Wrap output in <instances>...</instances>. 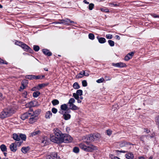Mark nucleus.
I'll return each mask as SVG.
<instances>
[{
	"label": "nucleus",
	"instance_id": "nucleus-18",
	"mask_svg": "<svg viewBox=\"0 0 159 159\" xmlns=\"http://www.w3.org/2000/svg\"><path fill=\"white\" fill-rule=\"evenodd\" d=\"M125 157L127 159H133V154L131 152H129L125 155Z\"/></svg>",
	"mask_w": 159,
	"mask_h": 159
},
{
	"label": "nucleus",
	"instance_id": "nucleus-9",
	"mask_svg": "<svg viewBox=\"0 0 159 159\" xmlns=\"http://www.w3.org/2000/svg\"><path fill=\"white\" fill-rule=\"evenodd\" d=\"M46 158L47 159H58L59 157H58L57 153L54 152L47 156Z\"/></svg>",
	"mask_w": 159,
	"mask_h": 159
},
{
	"label": "nucleus",
	"instance_id": "nucleus-40",
	"mask_svg": "<svg viewBox=\"0 0 159 159\" xmlns=\"http://www.w3.org/2000/svg\"><path fill=\"white\" fill-rule=\"evenodd\" d=\"M33 48L34 50L36 52L38 51L39 49V47L37 45H34Z\"/></svg>",
	"mask_w": 159,
	"mask_h": 159
},
{
	"label": "nucleus",
	"instance_id": "nucleus-54",
	"mask_svg": "<svg viewBox=\"0 0 159 159\" xmlns=\"http://www.w3.org/2000/svg\"><path fill=\"white\" fill-rule=\"evenodd\" d=\"M0 63H3L5 64H7V63L5 62H4V61L3 60L0 58Z\"/></svg>",
	"mask_w": 159,
	"mask_h": 159
},
{
	"label": "nucleus",
	"instance_id": "nucleus-59",
	"mask_svg": "<svg viewBox=\"0 0 159 159\" xmlns=\"http://www.w3.org/2000/svg\"><path fill=\"white\" fill-rule=\"evenodd\" d=\"M29 104L30 105V106L31 107L34 106V105H33V102H30L29 103Z\"/></svg>",
	"mask_w": 159,
	"mask_h": 159
},
{
	"label": "nucleus",
	"instance_id": "nucleus-33",
	"mask_svg": "<svg viewBox=\"0 0 159 159\" xmlns=\"http://www.w3.org/2000/svg\"><path fill=\"white\" fill-rule=\"evenodd\" d=\"M40 94V93L38 91L34 92L33 93V96L34 98L37 97Z\"/></svg>",
	"mask_w": 159,
	"mask_h": 159
},
{
	"label": "nucleus",
	"instance_id": "nucleus-45",
	"mask_svg": "<svg viewBox=\"0 0 159 159\" xmlns=\"http://www.w3.org/2000/svg\"><path fill=\"white\" fill-rule=\"evenodd\" d=\"M104 79L103 78H102L96 80L97 82L98 83H101L103 82Z\"/></svg>",
	"mask_w": 159,
	"mask_h": 159
},
{
	"label": "nucleus",
	"instance_id": "nucleus-26",
	"mask_svg": "<svg viewBox=\"0 0 159 159\" xmlns=\"http://www.w3.org/2000/svg\"><path fill=\"white\" fill-rule=\"evenodd\" d=\"M63 118L65 120H68L70 118V115L68 114H64L63 115Z\"/></svg>",
	"mask_w": 159,
	"mask_h": 159
},
{
	"label": "nucleus",
	"instance_id": "nucleus-41",
	"mask_svg": "<svg viewBox=\"0 0 159 159\" xmlns=\"http://www.w3.org/2000/svg\"><path fill=\"white\" fill-rule=\"evenodd\" d=\"M94 7V5L93 3H90L89 5V9L90 10H92L93 8Z\"/></svg>",
	"mask_w": 159,
	"mask_h": 159
},
{
	"label": "nucleus",
	"instance_id": "nucleus-44",
	"mask_svg": "<svg viewBox=\"0 0 159 159\" xmlns=\"http://www.w3.org/2000/svg\"><path fill=\"white\" fill-rule=\"evenodd\" d=\"M82 84L84 87H86L87 85V83L85 80H84L82 81Z\"/></svg>",
	"mask_w": 159,
	"mask_h": 159
},
{
	"label": "nucleus",
	"instance_id": "nucleus-56",
	"mask_svg": "<svg viewBox=\"0 0 159 159\" xmlns=\"http://www.w3.org/2000/svg\"><path fill=\"white\" fill-rule=\"evenodd\" d=\"M40 78V76H35L34 75V79H39Z\"/></svg>",
	"mask_w": 159,
	"mask_h": 159
},
{
	"label": "nucleus",
	"instance_id": "nucleus-1",
	"mask_svg": "<svg viewBox=\"0 0 159 159\" xmlns=\"http://www.w3.org/2000/svg\"><path fill=\"white\" fill-rule=\"evenodd\" d=\"M93 134H91L87 138V141H84V142L79 144V147L83 150L87 152H92L97 149V147L90 143V142L94 141Z\"/></svg>",
	"mask_w": 159,
	"mask_h": 159
},
{
	"label": "nucleus",
	"instance_id": "nucleus-61",
	"mask_svg": "<svg viewBox=\"0 0 159 159\" xmlns=\"http://www.w3.org/2000/svg\"><path fill=\"white\" fill-rule=\"evenodd\" d=\"M116 39L118 40L120 39V37L118 35H116Z\"/></svg>",
	"mask_w": 159,
	"mask_h": 159
},
{
	"label": "nucleus",
	"instance_id": "nucleus-25",
	"mask_svg": "<svg viewBox=\"0 0 159 159\" xmlns=\"http://www.w3.org/2000/svg\"><path fill=\"white\" fill-rule=\"evenodd\" d=\"M95 140H98L101 137V136L100 134L98 133H95L93 134Z\"/></svg>",
	"mask_w": 159,
	"mask_h": 159
},
{
	"label": "nucleus",
	"instance_id": "nucleus-62",
	"mask_svg": "<svg viewBox=\"0 0 159 159\" xmlns=\"http://www.w3.org/2000/svg\"><path fill=\"white\" fill-rule=\"evenodd\" d=\"M63 111L62 110H60L59 111V112L61 113V114H63Z\"/></svg>",
	"mask_w": 159,
	"mask_h": 159
},
{
	"label": "nucleus",
	"instance_id": "nucleus-39",
	"mask_svg": "<svg viewBox=\"0 0 159 159\" xmlns=\"http://www.w3.org/2000/svg\"><path fill=\"white\" fill-rule=\"evenodd\" d=\"M89 39L93 40L94 38V36L93 34L90 33L89 34Z\"/></svg>",
	"mask_w": 159,
	"mask_h": 159
},
{
	"label": "nucleus",
	"instance_id": "nucleus-32",
	"mask_svg": "<svg viewBox=\"0 0 159 159\" xmlns=\"http://www.w3.org/2000/svg\"><path fill=\"white\" fill-rule=\"evenodd\" d=\"M52 103L54 106L58 104L59 103V101L57 99H54L52 102Z\"/></svg>",
	"mask_w": 159,
	"mask_h": 159
},
{
	"label": "nucleus",
	"instance_id": "nucleus-13",
	"mask_svg": "<svg viewBox=\"0 0 159 159\" xmlns=\"http://www.w3.org/2000/svg\"><path fill=\"white\" fill-rule=\"evenodd\" d=\"M27 81L26 80L22 81L21 82V86L20 87L19 90L21 91V90L24 89L27 86Z\"/></svg>",
	"mask_w": 159,
	"mask_h": 159
},
{
	"label": "nucleus",
	"instance_id": "nucleus-16",
	"mask_svg": "<svg viewBox=\"0 0 159 159\" xmlns=\"http://www.w3.org/2000/svg\"><path fill=\"white\" fill-rule=\"evenodd\" d=\"M30 150V148L28 146L23 147L21 148V152L24 153H27Z\"/></svg>",
	"mask_w": 159,
	"mask_h": 159
},
{
	"label": "nucleus",
	"instance_id": "nucleus-52",
	"mask_svg": "<svg viewBox=\"0 0 159 159\" xmlns=\"http://www.w3.org/2000/svg\"><path fill=\"white\" fill-rule=\"evenodd\" d=\"M110 7H112L113 6H119V5L117 4H114V3H110Z\"/></svg>",
	"mask_w": 159,
	"mask_h": 159
},
{
	"label": "nucleus",
	"instance_id": "nucleus-38",
	"mask_svg": "<svg viewBox=\"0 0 159 159\" xmlns=\"http://www.w3.org/2000/svg\"><path fill=\"white\" fill-rule=\"evenodd\" d=\"M83 91L79 89L77 91L76 93L79 96H81L82 95Z\"/></svg>",
	"mask_w": 159,
	"mask_h": 159
},
{
	"label": "nucleus",
	"instance_id": "nucleus-60",
	"mask_svg": "<svg viewBox=\"0 0 159 159\" xmlns=\"http://www.w3.org/2000/svg\"><path fill=\"white\" fill-rule=\"evenodd\" d=\"M144 131L145 132H146L147 133H148V132H149V130H148V129H144Z\"/></svg>",
	"mask_w": 159,
	"mask_h": 159
},
{
	"label": "nucleus",
	"instance_id": "nucleus-22",
	"mask_svg": "<svg viewBox=\"0 0 159 159\" xmlns=\"http://www.w3.org/2000/svg\"><path fill=\"white\" fill-rule=\"evenodd\" d=\"M13 139L16 141H18L19 142L20 140L19 136L17 134H14L13 135Z\"/></svg>",
	"mask_w": 159,
	"mask_h": 159
},
{
	"label": "nucleus",
	"instance_id": "nucleus-19",
	"mask_svg": "<svg viewBox=\"0 0 159 159\" xmlns=\"http://www.w3.org/2000/svg\"><path fill=\"white\" fill-rule=\"evenodd\" d=\"M42 51L44 54L48 56H50L52 54V53L47 49H43L42 50Z\"/></svg>",
	"mask_w": 159,
	"mask_h": 159
},
{
	"label": "nucleus",
	"instance_id": "nucleus-51",
	"mask_svg": "<svg viewBox=\"0 0 159 159\" xmlns=\"http://www.w3.org/2000/svg\"><path fill=\"white\" fill-rule=\"evenodd\" d=\"M101 11H105L106 12H109V10L107 9H105L104 8H101L100 9Z\"/></svg>",
	"mask_w": 159,
	"mask_h": 159
},
{
	"label": "nucleus",
	"instance_id": "nucleus-12",
	"mask_svg": "<svg viewBox=\"0 0 159 159\" xmlns=\"http://www.w3.org/2000/svg\"><path fill=\"white\" fill-rule=\"evenodd\" d=\"M112 66H114L120 68L123 67L125 66H126L125 64L121 62H120L116 63H112Z\"/></svg>",
	"mask_w": 159,
	"mask_h": 159
},
{
	"label": "nucleus",
	"instance_id": "nucleus-11",
	"mask_svg": "<svg viewBox=\"0 0 159 159\" xmlns=\"http://www.w3.org/2000/svg\"><path fill=\"white\" fill-rule=\"evenodd\" d=\"M41 132L38 129H35L33 132L31 133L30 135V137H34L39 135L41 134Z\"/></svg>",
	"mask_w": 159,
	"mask_h": 159
},
{
	"label": "nucleus",
	"instance_id": "nucleus-10",
	"mask_svg": "<svg viewBox=\"0 0 159 159\" xmlns=\"http://www.w3.org/2000/svg\"><path fill=\"white\" fill-rule=\"evenodd\" d=\"M50 136L51 141L52 142L57 143H61L60 142V140H59L58 139H57L55 135H53L52 134H51Z\"/></svg>",
	"mask_w": 159,
	"mask_h": 159
},
{
	"label": "nucleus",
	"instance_id": "nucleus-63",
	"mask_svg": "<svg viewBox=\"0 0 159 159\" xmlns=\"http://www.w3.org/2000/svg\"><path fill=\"white\" fill-rule=\"evenodd\" d=\"M114 159H120L117 157L115 156V158Z\"/></svg>",
	"mask_w": 159,
	"mask_h": 159
},
{
	"label": "nucleus",
	"instance_id": "nucleus-48",
	"mask_svg": "<svg viewBox=\"0 0 159 159\" xmlns=\"http://www.w3.org/2000/svg\"><path fill=\"white\" fill-rule=\"evenodd\" d=\"M46 85V84H39L38 85V87L40 89L42 88L43 87H45Z\"/></svg>",
	"mask_w": 159,
	"mask_h": 159
},
{
	"label": "nucleus",
	"instance_id": "nucleus-58",
	"mask_svg": "<svg viewBox=\"0 0 159 159\" xmlns=\"http://www.w3.org/2000/svg\"><path fill=\"white\" fill-rule=\"evenodd\" d=\"M83 2L85 4H89V2H87L86 0H84L83 1Z\"/></svg>",
	"mask_w": 159,
	"mask_h": 159
},
{
	"label": "nucleus",
	"instance_id": "nucleus-23",
	"mask_svg": "<svg viewBox=\"0 0 159 159\" xmlns=\"http://www.w3.org/2000/svg\"><path fill=\"white\" fill-rule=\"evenodd\" d=\"M69 107L70 109L72 110H76L79 109V108L74 104L69 105Z\"/></svg>",
	"mask_w": 159,
	"mask_h": 159
},
{
	"label": "nucleus",
	"instance_id": "nucleus-4",
	"mask_svg": "<svg viewBox=\"0 0 159 159\" xmlns=\"http://www.w3.org/2000/svg\"><path fill=\"white\" fill-rule=\"evenodd\" d=\"M53 131L54 135L59 140H60V142L61 143L63 134H62L60 130L57 128L54 129Z\"/></svg>",
	"mask_w": 159,
	"mask_h": 159
},
{
	"label": "nucleus",
	"instance_id": "nucleus-50",
	"mask_svg": "<svg viewBox=\"0 0 159 159\" xmlns=\"http://www.w3.org/2000/svg\"><path fill=\"white\" fill-rule=\"evenodd\" d=\"M107 133L108 135H110L112 134V131L110 130H108L107 131Z\"/></svg>",
	"mask_w": 159,
	"mask_h": 159
},
{
	"label": "nucleus",
	"instance_id": "nucleus-31",
	"mask_svg": "<svg viewBox=\"0 0 159 159\" xmlns=\"http://www.w3.org/2000/svg\"><path fill=\"white\" fill-rule=\"evenodd\" d=\"M20 138L23 140H25L26 139V135L24 134H20L19 135Z\"/></svg>",
	"mask_w": 159,
	"mask_h": 159
},
{
	"label": "nucleus",
	"instance_id": "nucleus-43",
	"mask_svg": "<svg viewBox=\"0 0 159 159\" xmlns=\"http://www.w3.org/2000/svg\"><path fill=\"white\" fill-rule=\"evenodd\" d=\"M156 122L159 129V116H157L156 119Z\"/></svg>",
	"mask_w": 159,
	"mask_h": 159
},
{
	"label": "nucleus",
	"instance_id": "nucleus-57",
	"mask_svg": "<svg viewBox=\"0 0 159 159\" xmlns=\"http://www.w3.org/2000/svg\"><path fill=\"white\" fill-rule=\"evenodd\" d=\"M84 75L86 76H88L89 75V74L88 73L85 72L84 71Z\"/></svg>",
	"mask_w": 159,
	"mask_h": 159
},
{
	"label": "nucleus",
	"instance_id": "nucleus-2",
	"mask_svg": "<svg viewBox=\"0 0 159 159\" xmlns=\"http://www.w3.org/2000/svg\"><path fill=\"white\" fill-rule=\"evenodd\" d=\"M14 113V110L10 108L4 109L0 114V118L4 119Z\"/></svg>",
	"mask_w": 159,
	"mask_h": 159
},
{
	"label": "nucleus",
	"instance_id": "nucleus-36",
	"mask_svg": "<svg viewBox=\"0 0 159 159\" xmlns=\"http://www.w3.org/2000/svg\"><path fill=\"white\" fill-rule=\"evenodd\" d=\"M108 42L110 45L111 47H113L114 46V42L111 40H109L108 41Z\"/></svg>",
	"mask_w": 159,
	"mask_h": 159
},
{
	"label": "nucleus",
	"instance_id": "nucleus-14",
	"mask_svg": "<svg viewBox=\"0 0 159 159\" xmlns=\"http://www.w3.org/2000/svg\"><path fill=\"white\" fill-rule=\"evenodd\" d=\"M134 54V52H131L130 53L127 54L125 57V61H128L130 59H131Z\"/></svg>",
	"mask_w": 159,
	"mask_h": 159
},
{
	"label": "nucleus",
	"instance_id": "nucleus-49",
	"mask_svg": "<svg viewBox=\"0 0 159 159\" xmlns=\"http://www.w3.org/2000/svg\"><path fill=\"white\" fill-rule=\"evenodd\" d=\"M52 112L54 114H56L57 111V109L55 108H53L52 109Z\"/></svg>",
	"mask_w": 159,
	"mask_h": 159
},
{
	"label": "nucleus",
	"instance_id": "nucleus-21",
	"mask_svg": "<svg viewBox=\"0 0 159 159\" xmlns=\"http://www.w3.org/2000/svg\"><path fill=\"white\" fill-rule=\"evenodd\" d=\"M48 139L46 136L43 137L42 140V143L45 144H48Z\"/></svg>",
	"mask_w": 159,
	"mask_h": 159
},
{
	"label": "nucleus",
	"instance_id": "nucleus-64",
	"mask_svg": "<svg viewBox=\"0 0 159 159\" xmlns=\"http://www.w3.org/2000/svg\"><path fill=\"white\" fill-rule=\"evenodd\" d=\"M139 159H144V158L143 157H139Z\"/></svg>",
	"mask_w": 159,
	"mask_h": 159
},
{
	"label": "nucleus",
	"instance_id": "nucleus-42",
	"mask_svg": "<svg viewBox=\"0 0 159 159\" xmlns=\"http://www.w3.org/2000/svg\"><path fill=\"white\" fill-rule=\"evenodd\" d=\"M73 151L74 152L77 153L79 151V149L78 148L75 147L73 148Z\"/></svg>",
	"mask_w": 159,
	"mask_h": 159
},
{
	"label": "nucleus",
	"instance_id": "nucleus-15",
	"mask_svg": "<svg viewBox=\"0 0 159 159\" xmlns=\"http://www.w3.org/2000/svg\"><path fill=\"white\" fill-rule=\"evenodd\" d=\"M31 113L26 112L22 115L21 116V118L22 120H25L30 117Z\"/></svg>",
	"mask_w": 159,
	"mask_h": 159
},
{
	"label": "nucleus",
	"instance_id": "nucleus-6",
	"mask_svg": "<svg viewBox=\"0 0 159 159\" xmlns=\"http://www.w3.org/2000/svg\"><path fill=\"white\" fill-rule=\"evenodd\" d=\"M15 44L20 46L25 51L30 52L31 50L30 48L27 45L23 43L22 42L17 41L15 42Z\"/></svg>",
	"mask_w": 159,
	"mask_h": 159
},
{
	"label": "nucleus",
	"instance_id": "nucleus-24",
	"mask_svg": "<svg viewBox=\"0 0 159 159\" xmlns=\"http://www.w3.org/2000/svg\"><path fill=\"white\" fill-rule=\"evenodd\" d=\"M67 108L68 107L66 104H64L61 106V110L63 111H66L67 110Z\"/></svg>",
	"mask_w": 159,
	"mask_h": 159
},
{
	"label": "nucleus",
	"instance_id": "nucleus-35",
	"mask_svg": "<svg viewBox=\"0 0 159 159\" xmlns=\"http://www.w3.org/2000/svg\"><path fill=\"white\" fill-rule=\"evenodd\" d=\"M73 87L75 89H78L80 88V85H79V84H78V83H77L76 82H75V83L73 85Z\"/></svg>",
	"mask_w": 159,
	"mask_h": 159
},
{
	"label": "nucleus",
	"instance_id": "nucleus-47",
	"mask_svg": "<svg viewBox=\"0 0 159 159\" xmlns=\"http://www.w3.org/2000/svg\"><path fill=\"white\" fill-rule=\"evenodd\" d=\"M106 37L107 39H111L112 38V35L111 34H107L106 35Z\"/></svg>",
	"mask_w": 159,
	"mask_h": 159
},
{
	"label": "nucleus",
	"instance_id": "nucleus-53",
	"mask_svg": "<svg viewBox=\"0 0 159 159\" xmlns=\"http://www.w3.org/2000/svg\"><path fill=\"white\" fill-rule=\"evenodd\" d=\"M27 94V92L26 91H24V93H23L22 95H23V96L25 98H26Z\"/></svg>",
	"mask_w": 159,
	"mask_h": 159
},
{
	"label": "nucleus",
	"instance_id": "nucleus-28",
	"mask_svg": "<svg viewBox=\"0 0 159 159\" xmlns=\"http://www.w3.org/2000/svg\"><path fill=\"white\" fill-rule=\"evenodd\" d=\"M84 75V71L81 72L78 74L76 76V78L79 79L82 77Z\"/></svg>",
	"mask_w": 159,
	"mask_h": 159
},
{
	"label": "nucleus",
	"instance_id": "nucleus-29",
	"mask_svg": "<svg viewBox=\"0 0 159 159\" xmlns=\"http://www.w3.org/2000/svg\"><path fill=\"white\" fill-rule=\"evenodd\" d=\"M99 42L101 43H104L106 42V39L104 38L101 37L98 39Z\"/></svg>",
	"mask_w": 159,
	"mask_h": 159
},
{
	"label": "nucleus",
	"instance_id": "nucleus-5",
	"mask_svg": "<svg viewBox=\"0 0 159 159\" xmlns=\"http://www.w3.org/2000/svg\"><path fill=\"white\" fill-rule=\"evenodd\" d=\"M72 138L70 135L66 134H63L62 143H69L72 142Z\"/></svg>",
	"mask_w": 159,
	"mask_h": 159
},
{
	"label": "nucleus",
	"instance_id": "nucleus-34",
	"mask_svg": "<svg viewBox=\"0 0 159 159\" xmlns=\"http://www.w3.org/2000/svg\"><path fill=\"white\" fill-rule=\"evenodd\" d=\"M128 144L127 142L125 141L122 142H121L120 145V146L121 147H122L124 146H125L127 145Z\"/></svg>",
	"mask_w": 159,
	"mask_h": 159
},
{
	"label": "nucleus",
	"instance_id": "nucleus-8",
	"mask_svg": "<svg viewBox=\"0 0 159 159\" xmlns=\"http://www.w3.org/2000/svg\"><path fill=\"white\" fill-rule=\"evenodd\" d=\"M74 23L73 21H72L71 20H70L66 19L65 20H60V22H54V23H58V24H62L65 25L66 24H69L70 23Z\"/></svg>",
	"mask_w": 159,
	"mask_h": 159
},
{
	"label": "nucleus",
	"instance_id": "nucleus-27",
	"mask_svg": "<svg viewBox=\"0 0 159 159\" xmlns=\"http://www.w3.org/2000/svg\"><path fill=\"white\" fill-rule=\"evenodd\" d=\"M0 148L1 151L3 152L7 151V148L6 145L2 144L0 146Z\"/></svg>",
	"mask_w": 159,
	"mask_h": 159
},
{
	"label": "nucleus",
	"instance_id": "nucleus-30",
	"mask_svg": "<svg viewBox=\"0 0 159 159\" xmlns=\"http://www.w3.org/2000/svg\"><path fill=\"white\" fill-rule=\"evenodd\" d=\"M75 102V99L73 98H71L69 100L68 104H69V105H71L74 104V103Z\"/></svg>",
	"mask_w": 159,
	"mask_h": 159
},
{
	"label": "nucleus",
	"instance_id": "nucleus-7",
	"mask_svg": "<svg viewBox=\"0 0 159 159\" xmlns=\"http://www.w3.org/2000/svg\"><path fill=\"white\" fill-rule=\"evenodd\" d=\"M30 118L29 120V122L31 124L35 122L38 119V116L36 115L33 113L30 114Z\"/></svg>",
	"mask_w": 159,
	"mask_h": 159
},
{
	"label": "nucleus",
	"instance_id": "nucleus-17",
	"mask_svg": "<svg viewBox=\"0 0 159 159\" xmlns=\"http://www.w3.org/2000/svg\"><path fill=\"white\" fill-rule=\"evenodd\" d=\"M52 114L50 111H47L45 115V118L46 119H49L52 116Z\"/></svg>",
	"mask_w": 159,
	"mask_h": 159
},
{
	"label": "nucleus",
	"instance_id": "nucleus-55",
	"mask_svg": "<svg viewBox=\"0 0 159 159\" xmlns=\"http://www.w3.org/2000/svg\"><path fill=\"white\" fill-rule=\"evenodd\" d=\"M115 156L112 154L110 155V157L111 159H114L115 158Z\"/></svg>",
	"mask_w": 159,
	"mask_h": 159
},
{
	"label": "nucleus",
	"instance_id": "nucleus-20",
	"mask_svg": "<svg viewBox=\"0 0 159 159\" xmlns=\"http://www.w3.org/2000/svg\"><path fill=\"white\" fill-rule=\"evenodd\" d=\"M79 95H78L75 93H74L73 94V96L76 100H77V102L78 103H80L81 102V101L79 99Z\"/></svg>",
	"mask_w": 159,
	"mask_h": 159
},
{
	"label": "nucleus",
	"instance_id": "nucleus-37",
	"mask_svg": "<svg viewBox=\"0 0 159 159\" xmlns=\"http://www.w3.org/2000/svg\"><path fill=\"white\" fill-rule=\"evenodd\" d=\"M34 75H26L25 76V78L26 79H34Z\"/></svg>",
	"mask_w": 159,
	"mask_h": 159
},
{
	"label": "nucleus",
	"instance_id": "nucleus-3",
	"mask_svg": "<svg viewBox=\"0 0 159 159\" xmlns=\"http://www.w3.org/2000/svg\"><path fill=\"white\" fill-rule=\"evenodd\" d=\"M23 143V141H20L19 142H15L11 143L10 145V148L11 151L13 152H16L17 150V147H20Z\"/></svg>",
	"mask_w": 159,
	"mask_h": 159
},
{
	"label": "nucleus",
	"instance_id": "nucleus-46",
	"mask_svg": "<svg viewBox=\"0 0 159 159\" xmlns=\"http://www.w3.org/2000/svg\"><path fill=\"white\" fill-rule=\"evenodd\" d=\"M152 16L154 18H157V20H159V15H158L156 14H152Z\"/></svg>",
	"mask_w": 159,
	"mask_h": 159
}]
</instances>
